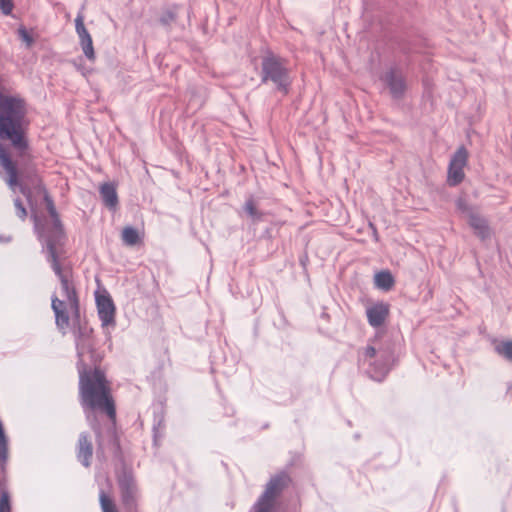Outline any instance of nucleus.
Here are the masks:
<instances>
[{
    "mask_svg": "<svg viewBox=\"0 0 512 512\" xmlns=\"http://www.w3.org/2000/svg\"><path fill=\"white\" fill-rule=\"evenodd\" d=\"M75 344L78 356L77 369L81 404L92 429L99 434V428L92 420L94 414L91 410L103 411L112 420L115 419L116 410L105 374L98 368L88 369L102 359L95 350L92 328L80 325L79 329L75 331Z\"/></svg>",
    "mask_w": 512,
    "mask_h": 512,
    "instance_id": "obj_1",
    "label": "nucleus"
},
{
    "mask_svg": "<svg viewBox=\"0 0 512 512\" xmlns=\"http://www.w3.org/2000/svg\"><path fill=\"white\" fill-rule=\"evenodd\" d=\"M24 115L22 99L0 93V138L10 140L19 151L27 147L22 132Z\"/></svg>",
    "mask_w": 512,
    "mask_h": 512,
    "instance_id": "obj_2",
    "label": "nucleus"
},
{
    "mask_svg": "<svg viewBox=\"0 0 512 512\" xmlns=\"http://www.w3.org/2000/svg\"><path fill=\"white\" fill-rule=\"evenodd\" d=\"M392 355L388 345H383L379 340L374 339L359 354V363L372 379L381 381L390 370Z\"/></svg>",
    "mask_w": 512,
    "mask_h": 512,
    "instance_id": "obj_3",
    "label": "nucleus"
},
{
    "mask_svg": "<svg viewBox=\"0 0 512 512\" xmlns=\"http://www.w3.org/2000/svg\"><path fill=\"white\" fill-rule=\"evenodd\" d=\"M47 260L50 262L51 267L54 273L58 276L62 290L66 296L67 305L69 306L71 313L74 318V322H77V328H74L73 333L79 329V326H87L86 324H82L80 322V310H79V300L75 291V288L71 281V270L67 267H62L59 261V256L57 253V248L54 247L53 243L49 242L48 251H47Z\"/></svg>",
    "mask_w": 512,
    "mask_h": 512,
    "instance_id": "obj_4",
    "label": "nucleus"
},
{
    "mask_svg": "<svg viewBox=\"0 0 512 512\" xmlns=\"http://www.w3.org/2000/svg\"><path fill=\"white\" fill-rule=\"evenodd\" d=\"M261 66L262 82L266 83L271 81L279 90L286 93L291 84V80L288 69L283 60L273 54H270L263 58Z\"/></svg>",
    "mask_w": 512,
    "mask_h": 512,
    "instance_id": "obj_5",
    "label": "nucleus"
},
{
    "mask_svg": "<svg viewBox=\"0 0 512 512\" xmlns=\"http://www.w3.org/2000/svg\"><path fill=\"white\" fill-rule=\"evenodd\" d=\"M45 201L47 204L48 212L52 218L51 228L47 231L44 228H40L37 219L35 218V228L39 233V237L44 240L46 244V250L48 251L49 242L54 244V247L57 248V245L60 243L63 237V230L60 219L58 217L56 208L52 199L49 196H45Z\"/></svg>",
    "mask_w": 512,
    "mask_h": 512,
    "instance_id": "obj_6",
    "label": "nucleus"
},
{
    "mask_svg": "<svg viewBox=\"0 0 512 512\" xmlns=\"http://www.w3.org/2000/svg\"><path fill=\"white\" fill-rule=\"evenodd\" d=\"M95 301L97 306L98 317L101 321L103 328L112 327L116 325L115 313L116 308L114 302L106 290L102 292H95Z\"/></svg>",
    "mask_w": 512,
    "mask_h": 512,
    "instance_id": "obj_7",
    "label": "nucleus"
},
{
    "mask_svg": "<svg viewBox=\"0 0 512 512\" xmlns=\"http://www.w3.org/2000/svg\"><path fill=\"white\" fill-rule=\"evenodd\" d=\"M118 486L121 493V500L124 507L128 510H132L137 501L138 489L131 472L123 470L118 475Z\"/></svg>",
    "mask_w": 512,
    "mask_h": 512,
    "instance_id": "obj_8",
    "label": "nucleus"
},
{
    "mask_svg": "<svg viewBox=\"0 0 512 512\" xmlns=\"http://www.w3.org/2000/svg\"><path fill=\"white\" fill-rule=\"evenodd\" d=\"M467 151L459 148L453 155L448 168V183L452 186L459 184L464 178L463 168L467 163Z\"/></svg>",
    "mask_w": 512,
    "mask_h": 512,
    "instance_id": "obj_9",
    "label": "nucleus"
},
{
    "mask_svg": "<svg viewBox=\"0 0 512 512\" xmlns=\"http://www.w3.org/2000/svg\"><path fill=\"white\" fill-rule=\"evenodd\" d=\"M75 29L79 37L80 45L84 55L91 61L95 59L92 37L84 25V16L78 13L75 19Z\"/></svg>",
    "mask_w": 512,
    "mask_h": 512,
    "instance_id": "obj_10",
    "label": "nucleus"
},
{
    "mask_svg": "<svg viewBox=\"0 0 512 512\" xmlns=\"http://www.w3.org/2000/svg\"><path fill=\"white\" fill-rule=\"evenodd\" d=\"M0 163L2 167L5 169L8 177L6 179V182L8 186L15 190L17 186L20 187L21 192L26 195L28 190L27 188L23 187L18 182V174H17V168L13 161L11 160L9 154L7 153L6 149L0 144Z\"/></svg>",
    "mask_w": 512,
    "mask_h": 512,
    "instance_id": "obj_11",
    "label": "nucleus"
},
{
    "mask_svg": "<svg viewBox=\"0 0 512 512\" xmlns=\"http://www.w3.org/2000/svg\"><path fill=\"white\" fill-rule=\"evenodd\" d=\"M290 478L287 473L281 472L273 476L266 485L264 493L261 495L271 501L275 502L276 498L280 495L282 490L288 485Z\"/></svg>",
    "mask_w": 512,
    "mask_h": 512,
    "instance_id": "obj_12",
    "label": "nucleus"
},
{
    "mask_svg": "<svg viewBox=\"0 0 512 512\" xmlns=\"http://www.w3.org/2000/svg\"><path fill=\"white\" fill-rule=\"evenodd\" d=\"M383 81L387 84L391 94L395 98H400L405 91V82L402 75L396 69H390L383 77Z\"/></svg>",
    "mask_w": 512,
    "mask_h": 512,
    "instance_id": "obj_13",
    "label": "nucleus"
},
{
    "mask_svg": "<svg viewBox=\"0 0 512 512\" xmlns=\"http://www.w3.org/2000/svg\"><path fill=\"white\" fill-rule=\"evenodd\" d=\"M389 314V306L383 302L376 303L366 310L368 323L372 327H379L384 324Z\"/></svg>",
    "mask_w": 512,
    "mask_h": 512,
    "instance_id": "obj_14",
    "label": "nucleus"
},
{
    "mask_svg": "<svg viewBox=\"0 0 512 512\" xmlns=\"http://www.w3.org/2000/svg\"><path fill=\"white\" fill-rule=\"evenodd\" d=\"M52 310L55 314V323L57 328L66 334L69 327V316L66 312V304L64 301L59 300L57 297L52 298Z\"/></svg>",
    "mask_w": 512,
    "mask_h": 512,
    "instance_id": "obj_15",
    "label": "nucleus"
},
{
    "mask_svg": "<svg viewBox=\"0 0 512 512\" xmlns=\"http://www.w3.org/2000/svg\"><path fill=\"white\" fill-rule=\"evenodd\" d=\"M93 454L92 442L87 433L80 434L77 445V458L83 466L89 467L91 464V457Z\"/></svg>",
    "mask_w": 512,
    "mask_h": 512,
    "instance_id": "obj_16",
    "label": "nucleus"
},
{
    "mask_svg": "<svg viewBox=\"0 0 512 512\" xmlns=\"http://www.w3.org/2000/svg\"><path fill=\"white\" fill-rule=\"evenodd\" d=\"M467 221L479 238L485 240L491 237V229L487 220L478 212L470 214L469 218H467Z\"/></svg>",
    "mask_w": 512,
    "mask_h": 512,
    "instance_id": "obj_17",
    "label": "nucleus"
},
{
    "mask_svg": "<svg viewBox=\"0 0 512 512\" xmlns=\"http://www.w3.org/2000/svg\"><path fill=\"white\" fill-rule=\"evenodd\" d=\"M104 204L109 208H115L118 204L116 187L113 183H103L99 189Z\"/></svg>",
    "mask_w": 512,
    "mask_h": 512,
    "instance_id": "obj_18",
    "label": "nucleus"
},
{
    "mask_svg": "<svg viewBox=\"0 0 512 512\" xmlns=\"http://www.w3.org/2000/svg\"><path fill=\"white\" fill-rule=\"evenodd\" d=\"M374 284L377 288L389 291L393 288L395 280L393 275L389 271H380L374 276Z\"/></svg>",
    "mask_w": 512,
    "mask_h": 512,
    "instance_id": "obj_19",
    "label": "nucleus"
},
{
    "mask_svg": "<svg viewBox=\"0 0 512 512\" xmlns=\"http://www.w3.org/2000/svg\"><path fill=\"white\" fill-rule=\"evenodd\" d=\"M121 236L122 241L128 246H134L140 240L138 231L131 226L125 227Z\"/></svg>",
    "mask_w": 512,
    "mask_h": 512,
    "instance_id": "obj_20",
    "label": "nucleus"
},
{
    "mask_svg": "<svg viewBox=\"0 0 512 512\" xmlns=\"http://www.w3.org/2000/svg\"><path fill=\"white\" fill-rule=\"evenodd\" d=\"M495 351L498 355L512 362V340L497 343L495 345Z\"/></svg>",
    "mask_w": 512,
    "mask_h": 512,
    "instance_id": "obj_21",
    "label": "nucleus"
},
{
    "mask_svg": "<svg viewBox=\"0 0 512 512\" xmlns=\"http://www.w3.org/2000/svg\"><path fill=\"white\" fill-rule=\"evenodd\" d=\"M99 502L102 512H118L113 500L104 490H100Z\"/></svg>",
    "mask_w": 512,
    "mask_h": 512,
    "instance_id": "obj_22",
    "label": "nucleus"
},
{
    "mask_svg": "<svg viewBox=\"0 0 512 512\" xmlns=\"http://www.w3.org/2000/svg\"><path fill=\"white\" fill-rule=\"evenodd\" d=\"M274 504L275 502L271 501V499L260 496L251 512H274Z\"/></svg>",
    "mask_w": 512,
    "mask_h": 512,
    "instance_id": "obj_23",
    "label": "nucleus"
},
{
    "mask_svg": "<svg viewBox=\"0 0 512 512\" xmlns=\"http://www.w3.org/2000/svg\"><path fill=\"white\" fill-rule=\"evenodd\" d=\"M0 512H11V500L9 492L4 487L3 481L0 479Z\"/></svg>",
    "mask_w": 512,
    "mask_h": 512,
    "instance_id": "obj_24",
    "label": "nucleus"
},
{
    "mask_svg": "<svg viewBox=\"0 0 512 512\" xmlns=\"http://www.w3.org/2000/svg\"><path fill=\"white\" fill-rule=\"evenodd\" d=\"M244 211L249 215V217L255 220H259L262 216V214L257 210L252 198L246 200L244 204Z\"/></svg>",
    "mask_w": 512,
    "mask_h": 512,
    "instance_id": "obj_25",
    "label": "nucleus"
},
{
    "mask_svg": "<svg viewBox=\"0 0 512 512\" xmlns=\"http://www.w3.org/2000/svg\"><path fill=\"white\" fill-rule=\"evenodd\" d=\"M457 209L464 215V217L467 219L469 218V215L472 213H475L476 211L470 207L464 199H458L456 201Z\"/></svg>",
    "mask_w": 512,
    "mask_h": 512,
    "instance_id": "obj_26",
    "label": "nucleus"
},
{
    "mask_svg": "<svg viewBox=\"0 0 512 512\" xmlns=\"http://www.w3.org/2000/svg\"><path fill=\"white\" fill-rule=\"evenodd\" d=\"M176 18V12L174 9H169L163 13V15L160 18V22L163 25H169L172 23Z\"/></svg>",
    "mask_w": 512,
    "mask_h": 512,
    "instance_id": "obj_27",
    "label": "nucleus"
},
{
    "mask_svg": "<svg viewBox=\"0 0 512 512\" xmlns=\"http://www.w3.org/2000/svg\"><path fill=\"white\" fill-rule=\"evenodd\" d=\"M14 206L16 208L17 216L24 220L27 216V212L20 198L14 199Z\"/></svg>",
    "mask_w": 512,
    "mask_h": 512,
    "instance_id": "obj_28",
    "label": "nucleus"
},
{
    "mask_svg": "<svg viewBox=\"0 0 512 512\" xmlns=\"http://www.w3.org/2000/svg\"><path fill=\"white\" fill-rule=\"evenodd\" d=\"M12 9H13V4H12L11 0H0V10L5 15L10 14Z\"/></svg>",
    "mask_w": 512,
    "mask_h": 512,
    "instance_id": "obj_29",
    "label": "nucleus"
},
{
    "mask_svg": "<svg viewBox=\"0 0 512 512\" xmlns=\"http://www.w3.org/2000/svg\"><path fill=\"white\" fill-rule=\"evenodd\" d=\"M18 33H19L20 38H21L24 42H26V44H27L28 46H30V45L32 44L33 39H32V37L29 35V33L27 32V30H26L25 28H20V29L18 30Z\"/></svg>",
    "mask_w": 512,
    "mask_h": 512,
    "instance_id": "obj_30",
    "label": "nucleus"
}]
</instances>
